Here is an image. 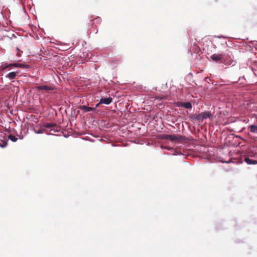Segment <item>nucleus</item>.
<instances>
[{"label": "nucleus", "instance_id": "f257e3e1", "mask_svg": "<svg viewBox=\"0 0 257 257\" xmlns=\"http://www.w3.org/2000/svg\"><path fill=\"white\" fill-rule=\"evenodd\" d=\"M55 127H57V124L55 123H46L43 126H41L38 130L36 128L34 129V131L36 134H43L47 133L48 130L49 131H54V132H58V130H55Z\"/></svg>", "mask_w": 257, "mask_h": 257}, {"label": "nucleus", "instance_id": "f03ea898", "mask_svg": "<svg viewBox=\"0 0 257 257\" xmlns=\"http://www.w3.org/2000/svg\"><path fill=\"white\" fill-rule=\"evenodd\" d=\"M19 67V68H23V69H26V68H29V66L28 65L23 64H21V63H17L10 64H8V65L7 64H3L2 65V66H1L2 69L3 70H4L8 68H10V67Z\"/></svg>", "mask_w": 257, "mask_h": 257}, {"label": "nucleus", "instance_id": "7ed1b4c3", "mask_svg": "<svg viewBox=\"0 0 257 257\" xmlns=\"http://www.w3.org/2000/svg\"><path fill=\"white\" fill-rule=\"evenodd\" d=\"M163 138L172 141H177L183 140L182 136L177 135H165L164 136Z\"/></svg>", "mask_w": 257, "mask_h": 257}, {"label": "nucleus", "instance_id": "20e7f679", "mask_svg": "<svg viewBox=\"0 0 257 257\" xmlns=\"http://www.w3.org/2000/svg\"><path fill=\"white\" fill-rule=\"evenodd\" d=\"M224 56V55L222 54H214L211 56V58L213 61L217 62L220 61L223 58Z\"/></svg>", "mask_w": 257, "mask_h": 257}, {"label": "nucleus", "instance_id": "39448f33", "mask_svg": "<svg viewBox=\"0 0 257 257\" xmlns=\"http://www.w3.org/2000/svg\"><path fill=\"white\" fill-rule=\"evenodd\" d=\"M79 108L81 110H83L84 112H87L90 111H95L96 110V107H91L85 105H81L79 106Z\"/></svg>", "mask_w": 257, "mask_h": 257}, {"label": "nucleus", "instance_id": "423d86ee", "mask_svg": "<svg viewBox=\"0 0 257 257\" xmlns=\"http://www.w3.org/2000/svg\"><path fill=\"white\" fill-rule=\"evenodd\" d=\"M112 98L110 97L107 98H102L100 100L99 103L109 104L112 102Z\"/></svg>", "mask_w": 257, "mask_h": 257}, {"label": "nucleus", "instance_id": "0eeeda50", "mask_svg": "<svg viewBox=\"0 0 257 257\" xmlns=\"http://www.w3.org/2000/svg\"><path fill=\"white\" fill-rule=\"evenodd\" d=\"M202 119L210 118L212 116L211 113L210 111H205L202 112Z\"/></svg>", "mask_w": 257, "mask_h": 257}, {"label": "nucleus", "instance_id": "6e6552de", "mask_svg": "<svg viewBox=\"0 0 257 257\" xmlns=\"http://www.w3.org/2000/svg\"><path fill=\"white\" fill-rule=\"evenodd\" d=\"M244 161L248 165L257 164V161L251 160V159H249V158H245L244 159Z\"/></svg>", "mask_w": 257, "mask_h": 257}, {"label": "nucleus", "instance_id": "1a4fd4ad", "mask_svg": "<svg viewBox=\"0 0 257 257\" xmlns=\"http://www.w3.org/2000/svg\"><path fill=\"white\" fill-rule=\"evenodd\" d=\"M17 76V72H12L9 73L6 76V77L9 78L10 79H15Z\"/></svg>", "mask_w": 257, "mask_h": 257}, {"label": "nucleus", "instance_id": "9d476101", "mask_svg": "<svg viewBox=\"0 0 257 257\" xmlns=\"http://www.w3.org/2000/svg\"><path fill=\"white\" fill-rule=\"evenodd\" d=\"M37 89L38 90H51V88L47 85H40L37 87Z\"/></svg>", "mask_w": 257, "mask_h": 257}, {"label": "nucleus", "instance_id": "9b49d317", "mask_svg": "<svg viewBox=\"0 0 257 257\" xmlns=\"http://www.w3.org/2000/svg\"><path fill=\"white\" fill-rule=\"evenodd\" d=\"M191 118L196 120H200L202 119V113H199L198 114H194L191 116Z\"/></svg>", "mask_w": 257, "mask_h": 257}, {"label": "nucleus", "instance_id": "f8f14e48", "mask_svg": "<svg viewBox=\"0 0 257 257\" xmlns=\"http://www.w3.org/2000/svg\"><path fill=\"white\" fill-rule=\"evenodd\" d=\"M248 129L250 132L257 134V125H250L249 126Z\"/></svg>", "mask_w": 257, "mask_h": 257}, {"label": "nucleus", "instance_id": "ddd939ff", "mask_svg": "<svg viewBox=\"0 0 257 257\" xmlns=\"http://www.w3.org/2000/svg\"><path fill=\"white\" fill-rule=\"evenodd\" d=\"M180 106L184 107L186 108H191L192 107V105L190 102H181L180 105Z\"/></svg>", "mask_w": 257, "mask_h": 257}, {"label": "nucleus", "instance_id": "4468645a", "mask_svg": "<svg viewBox=\"0 0 257 257\" xmlns=\"http://www.w3.org/2000/svg\"><path fill=\"white\" fill-rule=\"evenodd\" d=\"M8 138L11 140L12 142H15L18 140V138H16L15 136L12 135H10L8 136Z\"/></svg>", "mask_w": 257, "mask_h": 257}, {"label": "nucleus", "instance_id": "2eb2a0df", "mask_svg": "<svg viewBox=\"0 0 257 257\" xmlns=\"http://www.w3.org/2000/svg\"><path fill=\"white\" fill-rule=\"evenodd\" d=\"M166 96H162V97L157 96V97H155V99H159V100L164 99H166Z\"/></svg>", "mask_w": 257, "mask_h": 257}, {"label": "nucleus", "instance_id": "dca6fc26", "mask_svg": "<svg viewBox=\"0 0 257 257\" xmlns=\"http://www.w3.org/2000/svg\"><path fill=\"white\" fill-rule=\"evenodd\" d=\"M99 104H100V103H99V102L98 103H97V104H96V105H95V107H96V108L99 106Z\"/></svg>", "mask_w": 257, "mask_h": 257}, {"label": "nucleus", "instance_id": "f3484780", "mask_svg": "<svg viewBox=\"0 0 257 257\" xmlns=\"http://www.w3.org/2000/svg\"><path fill=\"white\" fill-rule=\"evenodd\" d=\"M17 55H18V56H21V54H20V53H18V54H17Z\"/></svg>", "mask_w": 257, "mask_h": 257}]
</instances>
